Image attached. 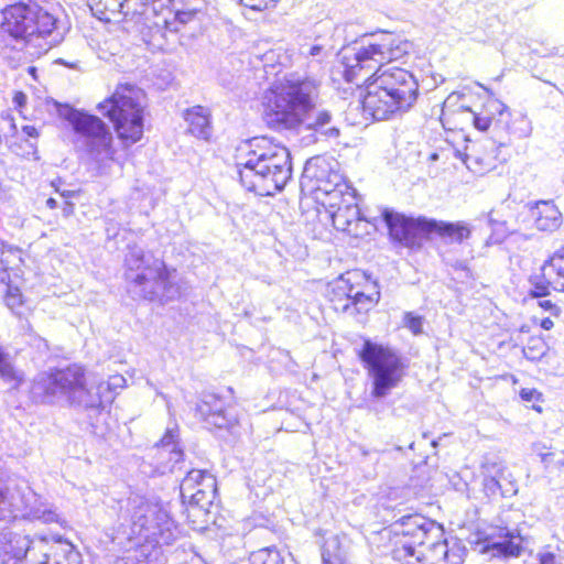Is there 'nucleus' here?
I'll list each match as a JSON object with an SVG mask.
<instances>
[{
  "instance_id": "35",
  "label": "nucleus",
  "mask_w": 564,
  "mask_h": 564,
  "mask_svg": "<svg viewBox=\"0 0 564 564\" xmlns=\"http://www.w3.org/2000/svg\"><path fill=\"white\" fill-rule=\"evenodd\" d=\"M11 507L6 489L0 486V527L8 524L13 518Z\"/></svg>"
},
{
  "instance_id": "28",
  "label": "nucleus",
  "mask_w": 564,
  "mask_h": 564,
  "mask_svg": "<svg viewBox=\"0 0 564 564\" xmlns=\"http://www.w3.org/2000/svg\"><path fill=\"white\" fill-rule=\"evenodd\" d=\"M182 499L188 500L192 508H197L198 511L208 512L209 507L213 505L216 497H207L205 491L200 489H193V491H182Z\"/></svg>"
},
{
  "instance_id": "55",
  "label": "nucleus",
  "mask_w": 564,
  "mask_h": 564,
  "mask_svg": "<svg viewBox=\"0 0 564 564\" xmlns=\"http://www.w3.org/2000/svg\"><path fill=\"white\" fill-rule=\"evenodd\" d=\"M532 350H533V348H532V347H528L527 349H524V354H525L527 358H531V359L536 358V356H535V355L531 354V352H532Z\"/></svg>"
},
{
  "instance_id": "41",
  "label": "nucleus",
  "mask_w": 564,
  "mask_h": 564,
  "mask_svg": "<svg viewBox=\"0 0 564 564\" xmlns=\"http://www.w3.org/2000/svg\"><path fill=\"white\" fill-rule=\"evenodd\" d=\"M198 489L205 491L207 497H216L217 495V482L214 475L208 473L204 479H202L200 485L197 487Z\"/></svg>"
},
{
  "instance_id": "44",
  "label": "nucleus",
  "mask_w": 564,
  "mask_h": 564,
  "mask_svg": "<svg viewBox=\"0 0 564 564\" xmlns=\"http://www.w3.org/2000/svg\"><path fill=\"white\" fill-rule=\"evenodd\" d=\"M538 305L542 310L550 312L553 316H558L561 313V308L551 300H540Z\"/></svg>"
},
{
  "instance_id": "34",
  "label": "nucleus",
  "mask_w": 564,
  "mask_h": 564,
  "mask_svg": "<svg viewBox=\"0 0 564 564\" xmlns=\"http://www.w3.org/2000/svg\"><path fill=\"white\" fill-rule=\"evenodd\" d=\"M543 269H550L556 273L557 279L553 281L556 284L555 289L564 291V256L555 254L543 265Z\"/></svg>"
},
{
  "instance_id": "17",
  "label": "nucleus",
  "mask_w": 564,
  "mask_h": 564,
  "mask_svg": "<svg viewBox=\"0 0 564 564\" xmlns=\"http://www.w3.org/2000/svg\"><path fill=\"white\" fill-rule=\"evenodd\" d=\"M33 6L25 1H17L1 10V29L17 40L28 45L32 25Z\"/></svg>"
},
{
  "instance_id": "8",
  "label": "nucleus",
  "mask_w": 564,
  "mask_h": 564,
  "mask_svg": "<svg viewBox=\"0 0 564 564\" xmlns=\"http://www.w3.org/2000/svg\"><path fill=\"white\" fill-rule=\"evenodd\" d=\"M359 357L371 379V397L375 399L386 398L406 375V359L389 346L366 340Z\"/></svg>"
},
{
  "instance_id": "58",
  "label": "nucleus",
  "mask_w": 564,
  "mask_h": 564,
  "mask_svg": "<svg viewBox=\"0 0 564 564\" xmlns=\"http://www.w3.org/2000/svg\"><path fill=\"white\" fill-rule=\"evenodd\" d=\"M437 159H438V155H437L436 153H433V154L431 155V160H432V161H435V160H437Z\"/></svg>"
},
{
  "instance_id": "48",
  "label": "nucleus",
  "mask_w": 564,
  "mask_h": 564,
  "mask_svg": "<svg viewBox=\"0 0 564 564\" xmlns=\"http://www.w3.org/2000/svg\"><path fill=\"white\" fill-rule=\"evenodd\" d=\"M74 204L68 202V200H64L63 204H62V214L64 217H69L74 214Z\"/></svg>"
},
{
  "instance_id": "23",
  "label": "nucleus",
  "mask_w": 564,
  "mask_h": 564,
  "mask_svg": "<svg viewBox=\"0 0 564 564\" xmlns=\"http://www.w3.org/2000/svg\"><path fill=\"white\" fill-rule=\"evenodd\" d=\"M31 541L26 535L13 533L7 524L0 527V553L22 561L30 550Z\"/></svg>"
},
{
  "instance_id": "6",
  "label": "nucleus",
  "mask_w": 564,
  "mask_h": 564,
  "mask_svg": "<svg viewBox=\"0 0 564 564\" xmlns=\"http://www.w3.org/2000/svg\"><path fill=\"white\" fill-rule=\"evenodd\" d=\"M30 393L34 402L43 404L66 400L73 405L86 409V405L97 402L96 397L87 393L85 371L78 365L39 373L33 379Z\"/></svg>"
},
{
  "instance_id": "22",
  "label": "nucleus",
  "mask_w": 564,
  "mask_h": 564,
  "mask_svg": "<svg viewBox=\"0 0 564 564\" xmlns=\"http://www.w3.org/2000/svg\"><path fill=\"white\" fill-rule=\"evenodd\" d=\"M126 379L121 375L111 376L108 381L89 382L87 383V393L90 397H96L97 402L94 405H86V409H100L106 404L111 403L115 399V391L123 388Z\"/></svg>"
},
{
  "instance_id": "37",
  "label": "nucleus",
  "mask_w": 564,
  "mask_h": 564,
  "mask_svg": "<svg viewBox=\"0 0 564 564\" xmlns=\"http://www.w3.org/2000/svg\"><path fill=\"white\" fill-rule=\"evenodd\" d=\"M464 553L465 547L455 542L452 546L448 545L447 554L444 556L443 561L448 564H463Z\"/></svg>"
},
{
  "instance_id": "4",
  "label": "nucleus",
  "mask_w": 564,
  "mask_h": 564,
  "mask_svg": "<svg viewBox=\"0 0 564 564\" xmlns=\"http://www.w3.org/2000/svg\"><path fill=\"white\" fill-rule=\"evenodd\" d=\"M124 264V279L132 297L163 303L180 295V288L171 281L164 261L145 253L142 248L129 247Z\"/></svg>"
},
{
  "instance_id": "43",
  "label": "nucleus",
  "mask_w": 564,
  "mask_h": 564,
  "mask_svg": "<svg viewBox=\"0 0 564 564\" xmlns=\"http://www.w3.org/2000/svg\"><path fill=\"white\" fill-rule=\"evenodd\" d=\"M463 98V95L460 94H456V93H453L451 94L446 100L444 101V105H443V109H442V115L443 116H446L447 112L449 111V109L457 105L458 101Z\"/></svg>"
},
{
  "instance_id": "24",
  "label": "nucleus",
  "mask_w": 564,
  "mask_h": 564,
  "mask_svg": "<svg viewBox=\"0 0 564 564\" xmlns=\"http://www.w3.org/2000/svg\"><path fill=\"white\" fill-rule=\"evenodd\" d=\"M332 221L337 230L352 234L360 221V210L355 203L343 202L330 213Z\"/></svg>"
},
{
  "instance_id": "54",
  "label": "nucleus",
  "mask_w": 564,
  "mask_h": 564,
  "mask_svg": "<svg viewBox=\"0 0 564 564\" xmlns=\"http://www.w3.org/2000/svg\"><path fill=\"white\" fill-rule=\"evenodd\" d=\"M46 206L51 209H54L56 207H58V202L53 198V197H50L47 200H46Z\"/></svg>"
},
{
  "instance_id": "18",
  "label": "nucleus",
  "mask_w": 564,
  "mask_h": 564,
  "mask_svg": "<svg viewBox=\"0 0 564 564\" xmlns=\"http://www.w3.org/2000/svg\"><path fill=\"white\" fill-rule=\"evenodd\" d=\"M328 23L318 22L299 39V54L310 63H322L329 56L330 43L326 30Z\"/></svg>"
},
{
  "instance_id": "11",
  "label": "nucleus",
  "mask_w": 564,
  "mask_h": 564,
  "mask_svg": "<svg viewBox=\"0 0 564 564\" xmlns=\"http://www.w3.org/2000/svg\"><path fill=\"white\" fill-rule=\"evenodd\" d=\"M173 0H89L88 6L93 14L105 22L142 23L150 12L156 13L159 9H169Z\"/></svg>"
},
{
  "instance_id": "29",
  "label": "nucleus",
  "mask_w": 564,
  "mask_h": 564,
  "mask_svg": "<svg viewBox=\"0 0 564 564\" xmlns=\"http://www.w3.org/2000/svg\"><path fill=\"white\" fill-rule=\"evenodd\" d=\"M252 564H284V556L274 547H263L251 554Z\"/></svg>"
},
{
  "instance_id": "52",
  "label": "nucleus",
  "mask_w": 564,
  "mask_h": 564,
  "mask_svg": "<svg viewBox=\"0 0 564 564\" xmlns=\"http://www.w3.org/2000/svg\"><path fill=\"white\" fill-rule=\"evenodd\" d=\"M491 107L495 108V110L498 111L501 116L506 110V106L499 101H492Z\"/></svg>"
},
{
  "instance_id": "49",
  "label": "nucleus",
  "mask_w": 564,
  "mask_h": 564,
  "mask_svg": "<svg viewBox=\"0 0 564 564\" xmlns=\"http://www.w3.org/2000/svg\"><path fill=\"white\" fill-rule=\"evenodd\" d=\"M540 326L545 330H550L553 328L554 323L550 317H545L541 321Z\"/></svg>"
},
{
  "instance_id": "5",
  "label": "nucleus",
  "mask_w": 564,
  "mask_h": 564,
  "mask_svg": "<svg viewBox=\"0 0 564 564\" xmlns=\"http://www.w3.org/2000/svg\"><path fill=\"white\" fill-rule=\"evenodd\" d=\"M120 517L130 520L131 534L153 545H170L180 535L167 505L158 500L131 496L121 508Z\"/></svg>"
},
{
  "instance_id": "51",
  "label": "nucleus",
  "mask_w": 564,
  "mask_h": 564,
  "mask_svg": "<svg viewBox=\"0 0 564 564\" xmlns=\"http://www.w3.org/2000/svg\"><path fill=\"white\" fill-rule=\"evenodd\" d=\"M26 100V96L23 93H17L14 96V101L18 106H23Z\"/></svg>"
},
{
  "instance_id": "45",
  "label": "nucleus",
  "mask_w": 564,
  "mask_h": 564,
  "mask_svg": "<svg viewBox=\"0 0 564 564\" xmlns=\"http://www.w3.org/2000/svg\"><path fill=\"white\" fill-rule=\"evenodd\" d=\"M6 303L10 308H14L21 304V295L18 293L9 292L6 296Z\"/></svg>"
},
{
  "instance_id": "36",
  "label": "nucleus",
  "mask_w": 564,
  "mask_h": 564,
  "mask_svg": "<svg viewBox=\"0 0 564 564\" xmlns=\"http://www.w3.org/2000/svg\"><path fill=\"white\" fill-rule=\"evenodd\" d=\"M403 325L409 328L413 335L423 333V317L412 312H406L403 316Z\"/></svg>"
},
{
  "instance_id": "9",
  "label": "nucleus",
  "mask_w": 564,
  "mask_h": 564,
  "mask_svg": "<svg viewBox=\"0 0 564 564\" xmlns=\"http://www.w3.org/2000/svg\"><path fill=\"white\" fill-rule=\"evenodd\" d=\"M65 119L74 131V145L89 160L101 165L113 160L116 150L109 126L95 115L70 108Z\"/></svg>"
},
{
  "instance_id": "21",
  "label": "nucleus",
  "mask_w": 564,
  "mask_h": 564,
  "mask_svg": "<svg viewBox=\"0 0 564 564\" xmlns=\"http://www.w3.org/2000/svg\"><path fill=\"white\" fill-rule=\"evenodd\" d=\"M426 225L429 226V235L436 234L442 239L456 243H462L465 239H468L473 230L471 226L465 221L451 223L429 219Z\"/></svg>"
},
{
  "instance_id": "12",
  "label": "nucleus",
  "mask_w": 564,
  "mask_h": 564,
  "mask_svg": "<svg viewBox=\"0 0 564 564\" xmlns=\"http://www.w3.org/2000/svg\"><path fill=\"white\" fill-rule=\"evenodd\" d=\"M62 15L59 8L46 9L33 6L31 15L33 22L29 31L28 46L37 50L34 54L46 53L64 40L68 28Z\"/></svg>"
},
{
  "instance_id": "26",
  "label": "nucleus",
  "mask_w": 564,
  "mask_h": 564,
  "mask_svg": "<svg viewBox=\"0 0 564 564\" xmlns=\"http://www.w3.org/2000/svg\"><path fill=\"white\" fill-rule=\"evenodd\" d=\"M44 556L41 564H82L80 553L68 543H56Z\"/></svg>"
},
{
  "instance_id": "2",
  "label": "nucleus",
  "mask_w": 564,
  "mask_h": 564,
  "mask_svg": "<svg viewBox=\"0 0 564 564\" xmlns=\"http://www.w3.org/2000/svg\"><path fill=\"white\" fill-rule=\"evenodd\" d=\"M319 84L311 77L295 75L275 80L263 95V118L275 130H292L302 124L327 138H337L339 129L332 123L328 110L313 113Z\"/></svg>"
},
{
  "instance_id": "57",
  "label": "nucleus",
  "mask_w": 564,
  "mask_h": 564,
  "mask_svg": "<svg viewBox=\"0 0 564 564\" xmlns=\"http://www.w3.org/2000/svg\"><path fill=\"white\" fill-rule=\"evenodd\" d=\"M269 55H273V52H272V51L267 52V53L263 55V58H264V59H269Z\"/></svg>"
},
{
  "instance_id": "10",
  "label": "nucleus",
  "mask_w": 564,
  "mask_h": 564,
  "mask_svg": "<svg viewBox=\"0 0 564 564\" xmlns=\"http://www.w3.org/2000/svg\"><path fill=\"white\" fill-rule=\"evenodd\" d=\"M394 530L402 538L397 542L393 557L404 564L424 563L430 542L442 539L443 527L420 514H408L394 523Z\"/></svg>"
},
{
  "instance_id": "39",
  "label": "nucleus",
  "mask_w": 564,
  "mask_h": 564,
  "mask_svg": "<svg viewBox=\"0 0 564 564\" xmlns=\"http://www.w3.org/2000/svg\"><path fill=\"white\" fill-rule=\"evenodd\" d=\"M29 516H31L34 519L41 520L45 523L58 521L57 513L51 509L30 508Z\"/></svg>"
},
{
  "instance_id": "38",
  "label": "nucleus",
  "mask_w": 564,
  "mask_h": 564,
  "mask_svg": "<svg viewBox=\"0 0 564 564\" xmlns=\"http://www.w3.org/2000/svg\"><path fill=\"white\" fill-rule=\"evenodd\" d=\"M195 17V12L194 11H176L174 13V19H175V22H170L167 18H164L163 22L166 26V29H169L170 31H178L177 26L175 25V23H180V24H185L187 22H189L191 20H193V18Z\"/></svg>"
},
{
  "instance_id": "25",
  "label": "nucleus",
  "mask_w": 564,
  "mask_h": 564,
  "mask_svg": "<svg viewBox=\"0 0 564 564\" xmlns=\"http://www.w3.org/2000/svg\"><path fill=\"white\" fill-rule=\"evenodd\" d=\"M184 119L188 123L191 134L199 139H208L210 135L209 118L203 107L196 106L186 110Z\"/></svg>"
},
{
  "instance_id": "46",
  "label": "nucleus",
  "mask_w": 564,
  "mask_h": 564,
  "mask_svg": "<svg viewBox=\"0 0 564 564\" xmlns=\"http://www.w3.org/2000/svg\"><path fill=\"white\" fill-rule=\"evenodd\" d=\"M539 564H557L556 557L551 552H544L538 554Z\"/></svg>"
},
{
  "instance_id": "50",
  "label": "nucleus",
  "mask_w": 564,
  "mask_h": 564,
  "mask_svg": "<svg viewBox=\"0 0 564 564\" xmlns=\"http://www.w3.org/2000/svg\"><path fill=\"white\" fill-rule=\"evenodd\" d=\"M23 132L28 135V137H31V138H34L37 135V130L35 127L33 126H24L23 127Z\"/></svg>"
},
{
  "instance_id": "56",
  "label": "nucleus",
  "mask_w": 564,
  "mask_h": 564,
  "mask_svg": "<svg viewBox=\"0 0 564 564\" xmlns=\"http://www.w3.org/2000/svg\"><path fill=\"white\" fill-rule=\"evenodd\" d=\"M36 68L33 66L29 67V74H31L33 77H35Z\"/></svg>"
},
{
  "instance_id": "47",
  "label": "nucleus",
  "mask_w": 564,
  "mask_h": 564,
  "mask_svg": "<svg viewBox=\"0 0 564 564\" xmlns=\"http://www.w3.org/2000/svg\"><path fill=\"white\" fill-rule=\"evenodd\" d=\"M457 155L460 158V160L466 164L468 169L471 170V163H480L479 159L475 155L464 153L462 154L459 151H457Z\"/></svg>"
},
{
  "instance_id": "32",
  "label": "nucleus",
  "mask_w": 564,
  "mask_h": 564,
  "mask_svg": "<svg viewBox=\"0 0 564 564\" xmlns=\"http://www.w3.org/2000/svg\"><path fill=\"white\" fill-rule=\"evenodd\" d=\"M208 473L209 471L203 469H191L183 478L180 491H193V489H198L197 487L200 485L202 479H204Z\"/></svg>"
},
{
  "instance_id": "42",
  "label": "nucleus",
  "mask_w": 564,
  "mask_h": 564,
  "mask_svg": "<svg viewBox=\"0 0 564 564\" xmlns=\"http://www.w3.org/2000/svg\"><path fill=\"white\" fill-rule=\"evenodd\" d=\"M541 395L542 394L533 388H522L520 390V398L527 402L539 401Z\"/></svg>"
},
{
  "instance_id": "14",
  "label": "nucleus",
  "mask_w": 564,
  "mask_h": 564,
  "mask_svg": "<svg viewBox=\"0 0 564 564\" xmlns=\"http://www.w3.org/2000/svg\"><path fill=\"white\" fill-rule=\"evenodd\" d=\"M382 218L391 239L404 247H421L423 239L429 236L427 218L414 219L389 208L382 210Z\"/></svg>"
},
{
  "instance_id": "7",
  "label": "nucleus",
  "mask_w": 564,
  "mask_h": 564,
  "mask_svg": "<svg viewBox=\"0 0 564 564\" xmlns=\"http://www.w3.org/2000/svg\"><path fill=\"white\" fill-rule=\"evenodd\" d=\"M142 89L133 84H119L112 95L99 102L98 111L113 123L118 138L129 147L143 135Z\"/></svg>"
},
{
  "instance_id": "15",
  "label": "nucleus",
  "mask_w": 564,
  "mask_h": 564,
  "mask_svg": "<svg viewBox=\"0 0 564 564\" xmlns=\"http://www.w3.org/2000/svg\"><path fill=\"white\" fill-rule=\"evenodd\" d=\"M204 422L218 430L235 434L238 419L230 400L213 392H205L196 408Z\"/></svg>"
},
{
  "instance_id": "40",
  "label": "nucleus",
  "mask_w": 564,
  "mask_h": 564,
  "mask_svg": "<svg viewBox=\"0 0 564 564\" xmlns=\"http://www.w3.org/2000/svg\"><path fill=\"white\" fill-rule=\"evenodd\" d=\"M459 109H462L464 111H469L471 113L473 122H474V126L476 129H478L480 131H486L490 127L491 120H492L491 117L473 112L468 107H466L464 105H460Z\"/></svg>"
},
{
  "instance_id": "53",
  "label": "nucleus",
  "mask_w": 564,
  "mask_h": 564,
  "mask_svg": "<svg viewBox=\"0 0 564 564\" xmlns=\"http://www.w3.org/2000/svg\"><path fill=\"white\" fill-rule=\"evenodd\" d=\"M541 456V462L547 466L550 463H551V459L553 457V453H543L540 455Z\"/></svg>"
},
{
  "instance_id": "1",
  "label": "nucleus",
  "mask_w": 564,
  "mask_h": 564,
  "mask_svg": "<svg viewBox=\"0 0 564 564\" xmlns=\"http://www.w3.org/2000/svg\"><path fill=\"white\" fill-rule=\"evenodd\" d=\"M410 43L392 33H382L377 37L364 40L351 55H344L345 74L352 80L360 73L366 78V94L362 97L365 115L375 120H387L394 115L406 112L416 101L419 84L412 73L400 67H383L386 62L401 58L408 54Z\"/></svg>"
},
{
  "instance_id": "19",
  "label": "nucleus",
  "mask_w": 564,
  "mask_h": 564,
  "mask_svg": "<svg viewBox=\"0 0 564 564\" xmlns=\"http://www.w3.org/2000/svg\"><path fill=\"white\" fill-rule=\"evenodd\" d=\"M534 226L540 231L554 232L563 224V215L553 200H539L530 208Z\"/></svg>"
},
{
  "instance_id": "27",
  "label": "nucleus",
  "mask_w": 564,
  "mask_h": 564,
  "mask_svg": "<svg viewBox=\"0 0 564 564\" xmlns=\"http://www.w3.org/2000/svg\"><path fill=\"white\" fill-rule=\"evenodd\" d=\"M176 436L177 431L175 429H167L164 436L158 444L161 456H163L164 454H169L170 462H173V464L170 467L171 471H175L176 465L180 463L183 456V452L180 448H177Z\"/></svg>"
},
{
  "instance_id": "3",
  "label": "nucleus",
  "mask_w": 564,
  "mask_h": 564,
  "mask_svg": "<svg viewBox=\"0 0 564 564\" xmlns=\"http://www.w3.org/2000/svg\"><path fill=\"white\" fill-rule=\"evenodd\" d=\"M240 181L249 191L262 187L267 194L281 191L292 176L290 151L267 137L249 140L247 159L239 162Z\"/></svg>"
},
{
  "instance_id": "59",
  "label": "nucleus",
  "mask_w": 564,
  "mask_h": 564,
  "mask_svg": "<svg viewBox=\"0 0 564 564\" xmlns=\"http://www.w3.org/2000/svg\"><path fill=\"white\" fill-rule=\"evenodd\" d=\"M11 128L14 129L15 124L13 122L10 123Z\"/></svg>"
},
{
  "instance_id": "31",
  "label": "nucleus",
  "mask_w": 564,
  "mask_h": 564,
  "mask_svg": "<svg viewBox=\"0 0 564 564\" xmlns=\"http://www.w3.org/2000/svg\"><path fill=\"white\" fill-rule=\"evenodd\" d=\"M543 271H546V269L544 270L542 268ZM547 271H551L550 269H547ZM546 275H551L550 272H544L543 274L541 275H532L530 276V284H531V289H530V292L529 294L532 296V297H544L546 295H549L550 293V284H551V281L546 280Z\"/></svg>"
},
{
  "instance_id": "20",
  "label": "nucleus",
  "mask_w": 564,
  "mask_h": 564,
  "mask_svg": "<svg viewBox=\"0 0 564 564\" xmlns=\"http://www.w3.org/2000/svg\"><path fill=\"white\" fill-rule=\"evenodd\" d=\"M499 541L488 542L487 550L492 552L494 556H519L524 549L523 544L527 538L522 536L518 530H509L508 528H499Z\"/></svg>"
},
{
  "instance_id": "16",
  "label": "nucleus",
  "mask_w": 564,
  "mask_h": 564,
  "mask_svg": "<svg viewBox=\"0 0 564 564\" xmlns=\"http://www.w3.org/2000/svg\"><path fill=\"white\" fill-rule=\"evenodd\" d=\"M305 177L316 181V189L333 198L344 195L348 186L343 183V177L332 171L325 159L316 156L310 159L304 167Z\"/></svg>"
},
{
  "instance_id": "30",
  "label": "nucleus",
  "mask_w": 564,
  "mask_h": 564,
  "mask_svg": "<svg viewBox=\"0 0 564 564\" xmlns=\"http://www.w3.org/2000/svg\"><path fill=\"white\" fill-rule=\"evenodd\" d=\"M502 470L497 468L494 474H491L489 467H486V475L484 479V487L486 494L488 496H496L500 494L501 496H506V491L501 486Z\"/></svg>"
},
{
  "instance_id": "13",
  "label": "nucleus",
  "mask_w": 564,
  "mask_h": 564,
  "mask_svg": "<svg viewBox=\"0 0 564 564\" xmlns=\"http://www.w3.org/2000/svg\"><path fill=\"white\" fill-rule=\"evenodd\" d=\"M358 278L356 273L340 275L330 284L329 301L335 311L349 314L368 312L380 299L379 291L366 294L359 285L355 283Z\"/></svg>"
},
{
  "instance_id": "33",
  "label": "nucleus",
  "mask_w": 564,
  "mask_h": 564,
  "mask_svg": "<svg viewBox=\"0 0 564 564\" xmlns=\"http://www.w3.org/2000/svg\"><path fill=\"white\" fill-rule=\"evenodd\" d=\"M448 543L444 536L442 539H437L436 541L430 542L429 546L425 551L430 552V556H427V561H431L432 564H435L440 561H443L444 556L447 554Z\"/></svg>"
}]
</instances>
